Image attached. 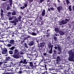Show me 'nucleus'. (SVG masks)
I'll list each match as a JSON object with an SVG mask.
<instances>
[{"mask_svg": "<svg viewBox=\"0 0 74 74\" xmlns=\"http://www.w3.org/2000/svg\"><path fill=\"white\" fill-rule=\"evenodd\" d=\"M55 47H54V48L56 50V49H57L58 51H59V52H61V51H62V50L61 49V47H60V45H57V46L56 45H55Z\"/></svg>", "mask_w": 74, "mask_h": 74, "instance_id": "f257e3e1", "label": "nucleus"}, {"mask_svg": "<svg viewBox=\"0 0 74 74\" xmlns=\"http://www.w3.org/2000/svg\"><path fill=\"white\" fill-rule=\"evenodd\" d=\"M13 57L14 58H16V59H19L21 58V56L19 55V54L17 53L16 54H14L13 55Z\"/></svg>", "mask_w": 74, "mask_h": 74, "instance_id": "f03ea898", "label": "nucleus"}, {"mask_svg": "<svg viewBox=\"0 0 74 74\" xmlns=\"http://www.w3.org/2000/svg\"><path fill=\"white\" fill-rule=\"evenodd\" d=\"M69 57H74V53L73 52L72 50H71L69 51Z\"/></svg>", "mask_w": 74, "mask_h": 74, "instance_id": "7ed1b4c3", "label": "nucleus"}, {"mask_svg": "<svg viewBox=\"0 0 74 74\" xmlns=\"http://www.w3.org/2000/svg\"><path fill=\"white\" fill-rule=\"evenodd\" d=\"M7 52H8V51H7V49L6 48H4L3 50H2V54H7Z\"/></svg>", "mask_w": 74, "mask_h": 74, "instance_id": "20e7f679", "label": "nucleus"}, {"mask_svg": "<svg viewBox=\"0 0 74 74\" xmlns=\"http://www.w3.org/2000/svg\"><path fill=\"white\" fill-rule=\"evenodd\" d=\"M66 23V22L64 20H62L61 21V22L59 23L60 25H65Z\"/></svg>", "mask_w": 74, "mask_h": 74, "instance_id": "39448f33", "label": "nucleus"}, {"mask_svg": "<svg viewBox=\"0 0 74 74\" xmlns=\"http://www.w3.org/2000/svg\"><path fill=\"white\" fill-rule=\"evenodd\" d=\"M34 64H36L34 66V67H33L32 68V69H35L36 68V67L38 65V64H39V63H38V62H35L34 63Z\"/></svg>", "mask_w": 74, "mask_h": 74, "instance_id": "423d86ee", "label": "nucleus"}, {"mask_svg": "<svg viewBox=\"0 0 74 74\" xmlns=\"http://www.w3.org/2000/svg\"><path fill=\"white\" fill-rule=\"evenodd\" d=\"M9 43L12 44H15V41L13 40H10Z\"/></svg>", "mask_w": 74, "mask_h": 74, "instance_id": "0eeeda50", "label": "nucleus"}, {"mask_svg": "<svg viewBox=\"0 0 74 74\" xmlns=\"http://www.w3.org/2000/svg\"><path fill=\"white\" fill-rule=\"evenodd\" d=\"M62 7L60 6H58V7H57V9L58 11V12H60V10H62Z\"/></svg>", "mask_w": 74, "mask_h": 74, "instance_id": "6e6552de", "label": "nucleus"}, {"mask_svg": "<svg viewBox=\"0 0 74 74\" xmlns=\"http://www.w3.org/2000/svg\"><path fill=\"white\" fill-rule=\"evenodd\" d=\"M10 23H14V25H16V23L15 22V21L14 20L12 21H10Z\"/></svg>", "mask_w": 74, "mask_h": 74, "instance_id": "1a4fd4ad", "label": "nucleus"}, {"mask_svg": "<svg viewBox=\"0 0 74 74\" xmlns=\"http://www.w3.org/2000/svg\"><path fill=\"white\" fill-rule=\"evenodd\" d=\"M40 47H42L44 46V45H45V42L40 43Z\"/></svg>", "mask_w": 74, "mask_h": 74, "instance_id": "9d476101", "label": "nucleus"}, {"mask_svg": "<svg viewBox=\"0 0 74 74\" xmlns=\"http://www.w3.org/2000/svg\"><path fill=\"white\" fill-rule=\"evenodd\" d=\"M74 57H69V61H73V59H74Z\"/></svg>", "mask_w": 74, "mask_h": 74, "instance_id": "9b49d317", "label": "nucleus"}, {"mask_svg": "<svg viewBox=\"0 0 74 74\" xmlns=\"http://www.w3.org/2000/svg\"><path fill=\"white\" fill-rule=\"evenodd\" d=\"M26 65H22L20 67V70H23L24 69V67H26Z\"/></svg>", "mask_w": 74, "mask_h": 74, "instance_id": "f8f14e48", "label": "nucleus"}, {"mask_svg": "<svg viewBox=\"0 0 74 74\" xmlns=\"http://www.w3.org/2000/svg\"><path fill=\"white\" fill-rule=\"evenodd\" d=\"M45 10H43L42 13V16H44L45 15Z\"/></svg>", "mask_w": 74, "mask_h": 74, "instance_id": "ddd939ff", "label": "nucleus"}, {"mask_svg": "<svg viewBox=\"0 0 74 74\" xmlns=\"http://www.w3.org/2000/svg\"><path fill=\"white\" fill-rule=\"evenodd\" d=\"M56 60L57 62L60 61V56H58L57 57Z\"/></svg>", "mask_w": 74, "mask_h": 74, "instance_id": "4468645a", "label": "nucleus"}, {"mask_svg": "<svg viewBox=\"0 0 74 74\" xmlns=\"http://www.w3.org/2000/svg\"><path fill=\"white\" fill-rule=\"evenodd\" d=\"M48 47L49 48H50V49H52L53 45H52L51 44H49L48 45Z\"/></svg>", "mask_w": 74, "mask_h": 74, "instance_id": "2eb2a0df", "label": "nucleus"}, {"mask_svg": "<svg viewBox=\"0 0 74 74\" xmlns=\"http://www.w3.org/2000/svg\"><path fill=\"white\" fill-rule=\"evenodd\" d=\"M17 12L14 11V12H12V15H16V14H17Z\"/></svg>", "mask_w": 74, "mask_h": 74, "instance_id": "dca6fc26", "label": "nucleus"}, {"mask_svg": "<svg viewBox=\"0 0 74 74\" xmlns=\"http://www.w3.org/2000/svg\"><path fill=\"white\" fill-rule=\"evenodd\" d=\"M59 34H60V35H64V32L62 31H60L59 32Z\"/></svg>", "mask_w": 74, "mask_h": 74, "instance_id": "f3484780", "label": "nucleus"}, {"mask_svg": "<svg viewBox=\"0 0 74 74\" xmlns=\"http://www.w3.org/2000/svg\"><path fill=\"white\" fill-rule=\"evenodd\" d=\"M7 60H11V58L10 57H6Z\"/></svg>", "mask_w": 74, "mask_h": 74, "instance_id": "a211bd4d", "label": "nucleus"}, {"mask_svg": "<svg viewBox=\"0 0 74 74\" xmlns=\"http://www.w3.org/2000/svg\"><path fill=\"white\" fill-rule=\"evenodd\" d=\"M30 66H31L32 67H32H34V65H33V63H32V62H30Z\"/></svg>", "mask_w": 74, "mask_h": 74, "instance_id": "6ab92c4d", "label": "nucleus"}, {"mask_svg": "<svg viewBox=\"0 0 74 74\" xmlns=\"http://www.w3.org/2000/svg\"><path fill=\"white\" fill-rule=\"evenodd\" d=\"M10 2V5L11 7H12V0H9Z\"/></svg>", "mask_w": 74, "mask_h": 74, "instance_id": "aec40b11", "label": "nucleus"}, {"mask_svg": "<svg viewBox=\"0 0 74 74\" xmlns=\"http://www.w3.org/2000/svg\"><path fill=\"white\" fill-rule=\"evenodd\" d=\"M34 42L33 41H31L29 43V45L30 46L32 45H33Z\"/></svg>", "mask_w": 74, "mask_h": 74, "instance_id": "412c9836", "label": "nucleus"}, {"mask_svg": "<svg viewBox=\"0 0 74 74\" xmlns=\"http://www.w3.org/2000/svg\"><path fill=\"white\" fill-rule=\"evenodd\" d=\"M18 52V50H17V49H15L14 51V54H16V53Z\"/></svg>", "mask_w": 74, "mask_h": 74, "instance_id": "4be33fe9", "label": "nucleus"}, {"mask_svg": "<svg viewBox=\"0 0 74 74\" xmlns=\"http://www.w3.org/2000/svg\"><path fill=\"white\" fill-rule=\"evenodd\" d=\"M68 9H69V10L70 11H72L71 6V5L69 6Z\"/></svg>", "mask_w": 74, "mask_h": 74, "instance_id": "5701e85b", "label": "nucleus"}, {"mask_svg": "<svg viewBox=\"0 0 74 74\" xmlns=\"http://www.w3.org/2000/svg\"><path fill=\"white\" fill-rule=\"evenodd\" d=\"M55 31L57 33H58L59 32V29L57 28H56L55 29Z\"/></svg>", "mask_w": 74, "mask_h": 74, "instance_id": "b1692460", "label": "nucleus"}, {"mask_svg": "<svg viewBox=\"0 0 74 74\" xmlns=\"http://www.w3.org/2000/svg\"><path fill=\"white\" fill-rule=\"evenodd\" d=\"M9 53H10V54H11V55H12V54H13V51L11 50L10 51H9Z\"/></svg>", "mask_w": 74, "mask_h": 74, "instance_id": "393cba45", "label": "nucleus"}, {"mask_svg": "<svg viewBox=\"0 0 74 74\" xmlns=\"http://www.w3.org/2000/svg\"><path fill=\"white\" fill-rule=\"evenodd\" d=\"M32 49L33 51H35L36 49H35V47H33L32 48Z\"/></svg>", "mask_w": 74, "mask_h": 74, "instance_id": "a878e982", "label": "nucleus"}, {"mask_svg": "<svg viewBox=\"0 0 74 74\" xmlns=\"http://www.w3.org/2000/svg\"><path fill=\"white\" fill-rule=\"evenodd\" d=\"M18 21H21V16H19L18 18Z\"/></svg>", "mask_w": 74, "mask_h": 74, "instance_id": "bb28decb", "label": "nucleus"}, {"mask_svg": "<svg viewBox=\"0 0 74 74\" xmlns=\"http://www.w3.org/2000/svg\"><path fill=\"white\" fill-rule=\"evenodd\" d=\"M15 47H12L10 48V50H14L15 49Z\"/></svg>", "mask_w": 74, "mask_h": 74, "instance_id": "cd10ccee", "label": "nucleus"}, {"mask_svg": "<svg viewBox=\"0 0 74 74\" xmlns=\"http://www.w3.org/2000/svg\"><path fill=\"white\" fill-rule=\"evenodd\" d=\"M23 63L24 64H27V62H26V60H24Z\"/></svg>", "mask_w": 74, "mask_h": 74, "instance_id": "c85d7f7f", "label": "nucleus"}, {"mask_svg": "<svg viewBox=\"0 0 74 74\" xmlns=\"http://www.w3.org/2000/svg\"><path fill=\"white\" fill-rule=\"evenodd\" d=\"M7 64L4 63L3 64V66H4V67L6 68L7 66Z\"/></svg>", "mask_w": 74, "mask_h": 74, "instance_id": "c756f323", "label": "nucleus"}, {"mask_svg": "<svg viewBox=\"0 0 74 74\" xmlns=\"http://www.w3.org/2000/svg\"><path fill=\"white\" fill-rule=\"evenodd\" d=\"M11 46H12V45L11 44H8L7 45V47H10Z\"/></svg>", "mask_w": 74, "mask_h": 74, "instance_id": "7c9ffc66", "label": "nucleus"}, {"mask_svg": "<svg viewBox=\"0 0 74 74\" xmlns=\"http://www.w3.org/2000/svg\"><path fill=\"white\" fill-rule=\"evenodd\" d=\"M12 18L13 20V19L14 20H15L16 19V16H12Z\"/></svg>", "mask_w": 74, "mask_h": 74, "instance_id": "2f4dec72", "label": "nucleus"}, {"mask_svg": "<svg viewBox=\"0 0 74 74\" xmlns=\"http://www.w3.org/2000/svg\"><path fill=\"white\" fill-rule=\"evenodd\" d=\"M70 21V19H67V18L65 19V21H66L67 23V22H69Z\"/></svg>", "mask_w": 74, "mask_h": 74, "instance_id": "473e14b6", "label": "nucleus"}, {"mask_svg": "<svg viewBox=\"0 0 74 74\" xmlns=\"http://www.w3.org/2000/svg\"><path fill=\"white\" fill-rule=\"evenodd\" d=\"M66 2L67 5H68L69 4V3H70V2H69V0H66Z\"/></svg>", "mask_w": 74, "mask_h": 74, "instance_id": "72a5a7b5", "label": "nucleus"}, {"mask_svg": "<svg viewBox=\"0 0 74 74\" xmlns=\"http://www.w3.org/2000/svg\"><path fill=\"white\" fill-rule=\"evenodd\" d=\"M20 53V55H23L24 53L23 52V51H21Z\"/></svg>", "mask_w": 74, "mask_h": 74, "instance_id": "f704fd0d", "label": "nucleus"}, {"mask_svg": "<svg viewBox=\"0 0 74 74\" xmlns=\"http://www.w3.org/2000/svg\"><path fill=\"white\" fill-rule=\"evenodd\" d=\"M52 49H51V50L49 51V53H52Z\"/></svg>", "mask_w": 74, "mask_h": 74, "instance_id": "c9c22d12", "label": "nucleus"}, {"mask_svg": "<svg viewBox=\"0 0 74 74\" xmlns=\"http://www.w3.org/2000/svg\"><path fill=\"white\" fill-rule=\"evenodd\" d=\"M32 35L33 36H36L37 34L35 33L34 32H32Z\"/></svg>", "mask_w": 74, "mask_h": 74, "instance_id": "e433bc0d", "label": "nucleus"}, {"mask_svg": "<svg viewBox=\"0 0 74 74\" xmlns=\"http://www.w3.org/2000/svg\"><path fill=\"white\" fill-rule=\"evenodd\" d=\"M25 8V6L21 7H20V9H21V10H23V8Z\"/></svg>", "mask_w": 74, "mask_h": 74, "instance_id": "4c0bfd02", "label": "nucleus"}, {"mask_svg": "<svg viewBox=\"0 0 74 74\" xmlns=\"http://www.w3.org/2000/svg\"><path fill=\"white\" fill-rule=\"evenodd\" d=\"M50 9L52 11H54L55 10V9L53 7L50 8Z\"/></svg>", "mask_w": 74, "mask_h": 74, "instance_id": "58836bf2", "label": "nucleus"}, {"mask_svg": "<svg viewBox=\"0 0 74 74\" xmlns=\"http://www.w3.org/2000/svg\"><path fill=\"white\" fill-rule=\"evenodd\" d=\"M10 67V65L8 64H7L6 65V67Z\"/></svg>", "mask_w": 74, "mask_h": 74, "instance_id": "ea45409f", "label": "nucleus"}, {"mask_svg": "<svg viewBox=\"0 0 74 74\" xmlns=\"http://www.w3.org/2000/svg\"><path fill=\"white\" fill-rule=\"evenodd\" d=\"M24 45L25 47H26V48H28V47L27 46V45L26 43H25Z\"/></svg>", "mask_w": 74, "mask_h": 74, "instance_id": "a19ab883", "label": "nucleus"}, {"mask_svg": "<svg viewBox=\"0 0 74 74\" xmlns=\"http://www.w3.org/2000/svg\"><path fill=\"white\" fill-rule=\"evenodd\" d=\"M26 68L27 69H30L28 66H27L26 67Z\"/></svg>", "mask_w": 74, "mask_h": 74, "instance_id": "79ce46f5", "label": "nucleus"}, {"mask_svg": "<svg viewBox=\"0 0 74 74\" xmlns=\"http://www.w3.org/2000/svg\"><path fill=\"white\" fill-rule=\"evenodd\" d=\"M54 40H55V41H56V36L54 37Z\"/></svg>", "mask_w": 74, "mask_h": 74, "instance_id": "37998d69", "label": "nucleus"}, {"mask_svg": "<svg viewBox=\"0 0 74 74\" xmlns=\"http://www.w3.org/2000/svg\"><path fill=\"white\" fill-rule=\"evenodd\" d=\"M29 59H30V60H32V58H33L32 57H29Z\"/></svg>", "mask_w": 74, "mask_h": 74, "instance_id": "c03bdc74", "label": "nucleus"}, {"mask_svg": "<svg viewBox=\"0 0 74 74\" xmlns=\"http://www.w3.org/2000/svg\"><path fill=\"white\" fill-rule=\"evenodd\" d=\"M43 55L44 56H46L47 55V53H43Z\"/></svg>", "mask_w": 74, "mask_h": 74, "instance_id": "a18cd8bd", "label": "nucleus"}, {"mask_svg": "<svg viewBox=\"0 0 74 74\" xmlns=\"http://www.w3.org/2000/svg\"><path fill=\"white\" fill-rule=\"evenodd\" d=\"M9 20H10V21H11V20H13L12 19V17H10L9 18Z\"/></svg>", "mask_w": 74, "mask_h": 74, "instance_id": "49530a36", "label": "nucleus"}, {"mask_svg": "<svg viewBox=\"0 0 74 74\" xmlns=\"http://www.w3.org/2000/svg\"><path fill=\"white\" fill-rule=\"evenodd\" d=\"M15 20V22H18V19H17L16 18V19Z\"/></svg>", "mask_w": 74, "mask_h": 74, "instance_id": "de8ad7c7", "label": "nucleus"}, {"mask_svg": "<svg viewBox=\"0 0 74 74\" xmlns=\"http://www.w3.org/2000/svg\"><path fill=\"white\" fill-rule=\"evenodd\" d=\"M7 10H10V7H8L6 8Z\"/></svg>", "mask_w": 74, "mask_h": 74, "instance_id": "09e8293b", "label": "nucleus"}, {"mask_svg": "<svg viewBox=\"0 0 74 74\" xmlns=\"http://www.w3.org/2000/svg\"><path fill=\"white\" fill-rule=\"evenodd\" d=\"M31 37H31V36H28L27 37V38H31Z\"/></svg>", "mask_w": 74, "mask_h": 74, "instance_id": "8fccbe9b", "label": "nucleus"}, {"mask_svg": "<svg viewBox=\"0 0 74 74\" xmlns=\"http://www.w3.org/2000/svg\"><path fill=\"white\" fill-rule=\"evenodd\" d=\"M2 64H3V62H0V66H1Z\"/></svg>", "mask_w": 74, "mask_h": 74, "instance_id": "3c124183", "label": "nucleus"}, {"mask_svg": "<svg viewBox=\"0 0 74 74\" xmlns=\"http://www.w3.org/2000/svg\"><path fill=\"white\" fill-rule=\"evenodd\" d=\"M29 2H32V1H33V0H28Z\"/></svg>", "mask_w": 74, "mask_h": 74, "instance_id": "603ef678", "label": "nucleus"}, {"mask_svg": "<svg viewBox=\"0 0 74 74\" xmlns=\"http://www.w3.org/2000/svg\"><path fill=\"white\" fill-rule=\"evenodd\" d=\"M24 5L25 7H27V4H25Z\"/></svg>", "mask_w": 74, "mask_h": 74, "instance_id": "864d4df0", "label": "nucleus"}, {"mask_svg": "<svg viewBox=\"0 0 74 74\" xmlns=\"http://www.w3.org/2000/svg\"><path fill=\"white\" fill-rule=\"evenodd\" d=\"M54 52L55 54H56V52H57L55 50H54Z\"/></svg>", "mask_w": 74, "mask_h": 74, "instance_id": "5fc2aeb1", "label": "nucleus"}, {"mask_svg": "<svg viewBox=\"0 0 74 74\" xmlns=\"http://www.w3.org/2000/svg\"><path fill=\"white\" fill-rule=\"evenodd\" d=\"M44 0H40V2L42 3Z\"/></svg>", "mask_w": 74, "mask_h": 74, "instance_id": "6e6d98bb", "label": "nucleus"}, {"mask_svg": "<svg viewBox=\"0 0 74 74\" xmlns=\"http://www.w3.org/2000/svg\"><path fill=\"white\" fill-rule=\"evenodd\" d=\"M1 13H3V10L1 9Z\"/></svg>", "mask_w": 74, "mask_h": 74, "instance_id": "4d7b16f0", "label": "nucleus"}, {"mask_svg": "<svg viewBox=\"0 0 74 74\" xmlns=\"http://www.w3.org/2000/svg\"><path fill=\"white\" fill-rule=\"evenodd\" d=\"M8 14V15H10L11 14V12H9L7 13Z\"/></svg>", "mask_w": 74, "mask_h": 74, "instance_id": "13d9d810", "label": "nucleus"}, {"mask_svg": "<svg viewBox=\"0 0 74 74\" xmlns=\"http://www.w3.org/2000/svg\"><path fill=\"white\" fill-rule=\"evenodd\" d=\"M1 16H3V13H1Z\"/></svg>", "mask_w": 74, "mask_h": 74, "instance_id": "bf43d9fd", "label": "nucleus"}, {"mask_svg": "<svg viewBox=\"0 0 74 74\" xmlns=\"http://www.w3.org/2000/svg\"><path fill=\"white\" fill-rule=\"evenodd\" d=\"M53 5H55V6L56 7V3H54Z\"/></svg>", "mask_w": 74, "mask_h": 74, "instance_id": "052dcab7", "label": "nucleus"}, {"mask_svg": "<svg viewBox=\"0 0 74 74\" xmlns=\"http://www.w3.org/2000/svg\"><path fill=\"white\" fill-rule=\"evenodd\" d=\"M42 58L43 60H42V61H43V60H44V57H42Z\"/></svg>", "mask_w": 74, "mask_h": 74, "instance_id": "680f3d73", "label": "nucleus"}, {"mask_svg": "<svg viewBox=\"0 0 74 74\" xmlns=\"http://www.w3.org/2000/svg\"><path fill=\"white\" fill-rule=\"evenodd\" d=\"M61 52H62V51H61V52H58L57 53H58V54H60L61 53Z\"/></svg>", "mask_w": 74, "mask_h": 74, "instance_id": "e2e57ef3", "label": "nucleus"}, {"mask_svg": "<svg viewBox=\"0 0 74 74\" xmlns=\"http://www.w3.org/2000/svg\"><path fill=\"white\" fill-rule=\"evenodd\" d=\"M5 74H12L10 73H5Z\"/></svg>", "mask_w": 74, "mask_h": 74, "instance_id": "0e129e2a", "label": "nucleus"}, {"mask_svg": "<svg viewBox=\"0 0 74 74\" xmlns=\"http://www.w3.org/2000/svg\"><path fill=\"white\" fill-rule=\"evenodd\" d=\"M46 36H47V37H49V34H48L46 35Z\"/></svg>", "mask_w": 74, "mask_h": 74, "instance_id": "69168bd1", "label": "nucleus"}, {"mask_svg": "<svg viewBox=\"0 0 74 74\" xmlns=\"http://www.w3.org/2000/svg\"><path fill=\"white\" fill-rule=\"evenodd\" d=\"M42 74H46V72H44V73H42Z\"/></svg>", "mask_w": 74, "mask_h": 74, "instance_id": "338daca9", "label": "nucleus"}, {"mask_svg": "<svg viewBox=\"0 0 74 74\" xmlns=\"http://www.w3.org/2000/svg\"><path fill=\"white\" fill-rule=\"evenodd\" d=\"M73 11H74V6H73Z\"/></svg>", "mask_w": 74, "mask_h": 74, "instance_id": "774afa93", "label": "nucleus"}]
</instances>
